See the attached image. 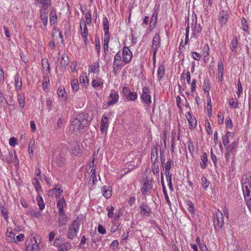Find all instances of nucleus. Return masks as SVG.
<instances>
[{
    "label": "nucleus",
    "mask_w": 251,
    "mask_h": 251,
    "mask_svg": "<svg viewBox=\"0 0 251 251\" xmlns=\"http://www.w3.org/2000/svg\"><path fill=\"white\" fill-rule=\"evenodd\" d=\"M40 238L38 236H28L25 242L26 251H38L39 250Z\"/></svg>",
    "instance_id": "obj_2"
},
{
    "label": "nucleus",
    "mask_w": 251,
    "mask_h": 251,
    "mask_svg": "<svg viewBox=\"0 0 251 251\" xmlns=\"http://www.w3.org/2000/svg\"><path fill=\"white\" fill-rule=\"evenodd\" d=\"M57 17L55 14V11L52 10L50 12V23L51 25H53L56 22Z\"/></svg>",
    "instance_id": "obj_37"
},
{
    "label": "nucleus",
    "mask_w": 251,
    "mask_h": 251,
    "mask_svg": "<svg viewBox=\"0 0 251 251\" xmlns=\"http://www.w3.org/2000/svg\"><path fill=\"white\" fill-rule=\"evenodd\" d=\"M151 160L152 163H157L158 161L157 149L156 146L151 150Z\"/></svg>",
    "instance_id": "obj_16"
},
{
    "label": "nucleus",
    "mask_w": 251,
    "mask_h": 251,
    "mask_svg": "<svg viewBox=\"0 0 251 251\" xmlns=\"http://www.w3.org/2000/svg\"><path fill=\"white\" fill-rule=\"evenodd\" d=\"M60 218L59 219V226L61 227L65 225L67 223L68 217L65 213L59 214Z\"/></svg>",
    "instance_id": "obj_24"
},
{
    "label": "nucleus",
    "mask_w": 251,
    "mask_h": 251,
    "mask_svg": "<svg viewBox=\"0 0 251 251\" xmlns=\"http://www.w3.org/2000/svg\"><path fill=\"white\" fill-rule=\"evenodd\" d=\"M213 223L215 228H222L224 222V217L222 213L218 210L216 213V215L213 217Z\"/></svg>",
    "instance_id": "obj_4"
},
{
    "label": "nucleus",
    "mask_w": 251,
    "mask_h": 251,
    "mask_svg": "<svg viewBox=\"0 0 251 251\" xmlns=\"http://www.w3.org/2000/svg\"><path fill=\"white\" fill-rule=\"evenodd\" d=\"M137 98V94L136 92H133L130 91L129 94L128 95V97H126V99L128 100H134Z\"/></svg>",
    "instance_id": "obj_48"
},
{
    "label": "nucleus",
    "mask_w": 251,
    "mask_h": 251,
    "mask_svg": "<svg viewBox=\"0 0 251 251\" xmlns=\"http://www.w3.org/2000/svg\"><path fill=\"white\" fill-rule=\"evenodd\" d=\"M103 196L106 199L110 198L112 196V191L106 188V187H103L102 188Z\"/></svg>",
    "instance_id": "obj_40"
},
{
    "label": "nucleus",
    "mask_w": 251,
    "mask_h": 251,
    "mask_svg": "<svg viewBox=\"0 0 251 251\" xmlns=\"http://www.w3.org/2000/svg\"><path fill=\"white\" fill-rule=\"evenodd\" d=\"M165 74V67L163 65L159 66L157 70V75L159 79L163 77Z\"/></svg>",
    "instance_id": "obj_26"
},
{
    "label": "nucleus",
    "mask_w": 251,
    "mask_h": 251,
    "mask_svg": "<svg viewBox=\"0 0 251 251\" xmlns=\"http://www.w3.org/2000/svg\"><path fill=\"white\" fill-rule=\"evenodd\" d=\"M49 11V10L48 8L41 9L40 10V18L45 26H46L48 23V13Z\"/></svg>",
    "instance_id": "obj_12"
},
{
    "label": "nucleus",
    "mask_w": 251,
    "mask_h": 251,
    "mask_svg": "<svg viewBox=\"0 0 251 251\" xmlns=\"http://www.w3.org/2000/svg\"><path fill=\"white\" fill-rule=\"evenodd\" d=\"M226 125L227 127H229L230 128L233 126L232 120L229 117H228L226 119Z\"/></svg>",
    "instance_id": "obj_61"
},
{
    "label": "nucleus",
    "mask_w": 251,
    "mask_h": 251,
    "mask_svg": "<svg viewBox=\"0 0 251 251\" xmlns=\"http://www.w3.org/2000/svg\"><path fill=\"white\" fill-rule=\"evenodd\" d=\"M187 209L188 211L192 214L195 215V208L194 206L193 203L191 201H187Z\"/></svg>",
    "instance_id": "obj_28"
},
{
    "label": "nucleus",
    "mask_w": 251,
    "mask_h": 251,
    "mask_svg": "<svg viewBox=\"0 0 251 251\" xmlns=\"http://www.w3.org/2000/svg\"><path fill=\"white\" fill-rule=\"evenodd\" d=\"M71 151L72 154L75 155H77L80 152V148L78 144L75 143L74 146L71 147Z\"/></svg>",
    "instance_id": "obj_38"
},
{
    "label": "nucleus",
    "mask_w": 251,
    "mask_h": 251,
    "mask_svg": "<svg viewBox=\"0 0 251 251\" xmlns=\"http://www.w3.org/2000/svg\"><path fill=\"white\" fill-rule=\"evenodd\" d=\"M218 74L219 75H221V76L222 77L223 75V73H224V66L222 63V62L221 61L220 62L218 63Z\"/></svg>",
    "instance_id": "obj_55"
},
{
    "label": "nucleus",
    "mask_w": 251,
    "mask_h": 251,
    "mask_svg": "<svg viewBox=\"0 0 251 251\" xmlns=\"http://www.w3.org/2000/svg\"><path fill=\"white\" fill-rule=\"evenodd\" d=\"M36 201L40 210H43L45 208V203L44 202L42 197L39 195L36 198Z\"/></svg>",
    "instance_id": "obj_27"
},
{
    "label": "nucleus",
    "mask_w": 251,
    "mask_h": 251,
    "mask_svg": "<svg viewBox=\"0 0 251 251\" xmlns=\"http://www.w3.org/2000/svg\"><path fill=\"white\" fill-rule=\"evenodd\" d=\"M79 81L81 84L84 86H86V84H88V79L86 76L84 77V75H80L79 77Z\"/></svg>",
    "instance_id": "obj_57"
},
{
    "label": "nucleus",
    "mask_w": 251,
    "mask_h": 251,
    "mask_svg": "<svg viewBox=\"0 0 251 251\" xmlns=\"http://www.w3.org/2000/svg\"><path fill=\"white\" fill-rule=\"evenodd\" d=\"M42 64L43 68H47L48 70H50V64L47 59H43L42 60Z\"/></svg>",
    "instance_id": "obj_64"
},
{
    "label": "nucleus",
    "mask_w": 251,
    "mask_h": 251,
    "mask_svg": "<svg viewBox=\"0 0 251 251\" xmlns=\"http://www.w3.org/2000/svg\"><path fill=\"white\" fill-rule=\"evenodd\" d=\"M33 184L34 186V188L36 191L37 192H39L42 190V188L41 187L40 183L38 180V179L36 177H35L33 179Z\"/></svg>",
    "instance_id": "obj_36"
},
{
    "label": "nucleus",
    "mask_w": 251,
    "mask_h": 251,
    "mask_svg": "<svg viewBox=\"0 0 251 251\" xmlns=\"http://www.w3.org/2000/svg\"><path fill=\"white\" fill-rule=\"evenodd\" d=\"M151 169L152 170L153 174L155 176H159V168L158 164L156 163H152L151 165Z\"/></svg>",
    "instance_id": "obj_44"
},
{
    "label": "nucleus",
    "mask_w": 251,
    "mask_h": 251,
    "mask_svg": "<svg viewBox=\"0 0 251 251\" xmlns=\"http://www.w3.org/2000/svg\"><path fill=\"white\" fill-rule=\"evenodd\" d=\"M229 104L231 108H236L238 106V100L236 98H231L229 100Z\"/></svg>",
    "instance_id": "obj_34"
},
{
    "label": "nucleus",
    "mask_w": 251,
    "mask_h": 251,
    "mask_svg": "<svg viewBox=\"0 0 251 251\" xmlns=\"http://www.w3.org/2000/svg\"><path fill=\"white\" fill-rule=\"evenodd\" d=\"M202 30V27L200 24L197 25L195 27L194 29L193 30V34L194 36H197L199 33L201 32Z\"/></svg>",
    "instance_id": "obj_49"
},
{
    "label": "nucleus",
    "mask_w": 251,
    "mask_h": 251,
    "mask_svg": "<svg viewBox=\"0 0 251 251\" xmlns=\"http://www.w3.org/2000/svg\"><path fill=\"white\" fill-rule=\"evenodd\" d=\"M86 22L87 25H90L92 22V15L90 11L86 13L85 15Z\"/></svg>",
    "instance_id": "obj_53"
},
{
    "label": "nucleus",
    "mask_w": 251,
    "mask_h": 251,
    "mask_svg": "<svg viewBox=\"0 0 251 251\" xmlns=\"http://www.w3.org/2000/svg\"><path fill=\"white\" fill-rule=\"evenodd\" d=\"M108 118L103 116L100 122V130L102 133L106 132L108 126Z\"/></svg>",
    "instance_id": "obj_15"
},
{
    "label": "nucleus",
    "mask_w": 251,
    "mask_h": 251,
    "mask_svg": "<svg viewBox=\"0 0 251 251\" xmlns=\"http://www.w3.org/2000/svg\"><path fill=\"white\" fill-rule=\"evenodd\" d=\"M187 114L189 116V117H188L187 116H186V117L190 126L192 128H195L197 125V121L196 119L192 116L190 112H187Z\"/></svg>",
    "instance_id": "obj_23"
},
{
    "label": "nucleus",
    "mask_w": 251,
    "mask_h": 251,
    "mask_svg": "<svg viewBox=\"0 0 251 251\" xmlns=\"http://www.w3.org/2000/svg\"><path fill=\"white\" fill-rule=\"evenodd\" d=\"M71 86L74 91H77L79 88V83L77 79H74L71 81Z\"/></svg>",
    "instance_id": "obj_43"
},
{
    "label": "nucleus",
    "mask_w": 251,
    "mask_h": 251,
    "mask_svg": "<svg viewBox=\"0 0 251 251\" xmlns=\"http://www.w3.org/2000/svg\"><path fill=\"white\" fill-rule=\"evenodd\" d=\"M203 88L205 92H207L208 95L209 94V91L210 89V81L208 78H206L203 82Z\"/></svg>",
    "instance_id": "obj_31"
},
{
    "label": "nucleus",
    "mask_w": 251,
    "mask_h": 251,
    "mask_svg": "<svg viewBox=\"0 0 251 251\" xmlns=\"http://www.w3.org/2000/svg\"><path fill=\"white\" fill-rule=\"evenodd\" d=\"M65 90L64 88H59L58 89L57 94L58 97H65V95L66 94Z\"/></svg>",
    "instance_id": "obj_60"
},
{
    "label": "nucleus",
    "mask_w": 251,
    "mask_h": 251,
    "mask_svg": "<svg viewBox=\"0 0 251 251\" xmlns=\"http://www.w3.org/2000/svg\"><path fill=\"white\" fill-rule=\"evenodd\" d=\"M121 61V56L120 52L118 51L115 55L113 62V72L115 74L120 69V63Z\"/></svg>",
    "instance_id": "obj_9"
},
{
    "label": "nucleus",
    "mask_w": 251,
    "mask_h": 251,
    "mask_svg": "<svg viewBox=\"0 0 251 251\" xmlns=\"http://www.w3.org/2000/svg\"><path fill=\"white\" fill-rule=\"evenodd\" d=\"M201 184L202 187L204 189H206L209 185V182L205 176H202L201 177Z\"/></svg>",
    "instance_id": "obj_52"
},
{
    "label": "nucleus",
    "mask_w": 251,
    "mask_h": 251,
    "mask_svg": "<svg viewBox=\"0 0 251 251\" xmlns=\"http://www.w3.org/2000/svg\"><path fill=\"white\" fill-rule=\"evenodd\" d=\"M58 249L61 251H67L69 249V245L68 244H62L58 246Z\"/></svg>",
    "instance_id": "obj_51"
},
{
    "label": "nucleus",
    "mask_w": 251,
    "mask_h": 251,
    "mask_svg": "<svg viewBox=\"0 0 251 251\" xmlns=\"http://www.w3.org/2000/svg\"><path fill=\"white\" fill-rule=\"evenodd\" d=\"M132 57V53L127 46L124 47L123 50V60L126 63L130 62Z\"/></svg>",
    "instance_id": "obj_5"
},
{
    "label": "nucleus",
    "mask_w": 251,
    "mask_h": 251,
    "mask_svg": "<svg viewBox=\"0 0 251 251\" xmlns=\"http://www.w3.org/2000/svg\"><path fill=\"white\" fill-rule=\"evenodd\" d=\"M207 112L208 116H211L212 115V105L210 98H209L208 101H207Z\"/></svg>",
    "instance_id": "obj_59"
},
{
    "label": "nucleus",
    "mask_w": 251,
    "mask_h": 251,
    "mask_svg": "<svg viewBox=\"0 0 251 251\" xmlns=\"http://www.w3.org/2000/svg\"><path fill=\"white\" fill-rule=\"evenodd\" d=\"M158 6L154 10V12L152 14V17L151 18L150 23V24H152L154 26H155L156 22H157V15L158 14L159 11V8Z\"/></svg>",
    "instance_id": "obj_20"
},
{
    "label": "nucleus",
    "mask_w": 251,
    "mask_h": 251,
    "mask_svg": "<svg viewBox=\"0 0 251 251\" xmlns=\"http://www.w3.org/2000/svg\"><path fill=\"white\" fill-rule=\"evenodd\" d=\"M140 213L142 215L149 217L151 214V208L145 203L143 202L140 206Z\"/></svg>",
    "instance_id": "obj_13"
},
{
    "label": "nucleus",
    "mask_w": 251,
    "mask_h": 251,
    "mask_svg": "<svg viewBox=\"0 0 251 251\" xmlns=\"http://www.w3.org/2000/svg\"><path fill=\"white\" fill-rule=\"evenodd\" d=\"M68 57L64 54H63L61 56V60L60 63L61 67L64 69H65L68 64Z\"/></svg>",
    "instance_id": "obj_25"
},
{
    "label": "nucleus",
    "mask_w": 251,
    "mask_h": 251,
    "mask_svg": "<svg viewBox=\"0 0 251 251\" xmlns=\"http://www.w3.org/2000/svg\"><path fill=\"white\" fill-rule=\"evenodd\" d=\"M160 157L161 163L163 168L164 169V165L165 164V155L164 153V151L163 150H162L161 149H160Z\"/></svg>",
    "instance_id": "obj_47"
},
{
    "label": "nucleus",
    "mask_w": 251,
    "mask_h": 251,
    "mask_svg": "<svg viewBox=\"0 0 251 251\" xmlns=\"http://www.w3.org/2000/svg\"><path fill=\"white\" fill-rule=\"evenodd\" d=\"M58 186V185H56L55 188H54L52 189V190H50L49 191V193H53L54 191H56V192L58 193V194L55 195V197H56V198H59L60 196L61 195V193L63 192V190H61L60 186H59V187L57 188Z\"/></svg>",
    "instance_id": "obj_42"
},
{
    "label": "nucleus",
    "mask_w": 251,
    "mask_h": 251,
    "mask_svg": "<svg viewBox=\"0 0 251 251\" xmlns=\"http://www.w3.org/2000/svg\"><path fill=\"white\" fill-rule=\"evenodd\" d=\"M191 28L192 30H194L195 27L197 25V17L196 14H193L192 16Z\"/></svg>",
    "instance_id": "obj_45"
},
{
    "label": "nucleus",
    "mask_w": 251,
    "mask_h": 251,
    "mask_svg": "<svg viewBox=\"0 0 251 251\" xmlns=\"http://www.w3.org/2000/svg\"><path fill=\"white\" fill-rule=\"evenodd\" d=\"M65 203V201L64 198L60 199L57 202V207L58 208L59 214L65 213V211L63 209V205Z\"/></svg>",
    "instance_id": "obj_21"
},
{
    "label": "nucleus",
    "mask_w": 251,
    "mask_h": 251,
    "mask_svg": "<svg viewBox=\"0 0 251 251\" xmlns=\"http://www.w3.org/2000/svg\"><path fill=\"white\" fill-rule=\"evenodd\" d=\"M81 34H88V30L85 21L82 18L79 22Z\"/></svg>",
    "instance_id": "obj_19"
},
{
    "label": "nucleus",
    "mask_w": 251,
    "mask_h": 251,
    "mask_svg": "<svg viewBox=\"0 0 251 251\" xmlns=\"http://www.w3.org/2000/svg\"><path fill=\"white\" fill-rule=\"evenodd\" d=\"M102 24H103V30L104 32V34H110L109 32V22H108V19L106 17H105L103 18Z\"/></svg>",
    "instance_id": "obj_22"
},
{
    "label": "nucleus",
    "mask_w": 251,
    "mask_h": 251,
    "mask_svg": "<svg viewBox=\"0 0 251 251\" xmlns=\"http://www.w3.org/2000/svg\"><path fill=\"white\" fill-rule=\"evenodd\" d=\"M150 90L148 87H145L142 90V99L147 104L151 102Z\"/></svg>",
    "instance_id": "obj_7"
},
{
    "label": "nucleus",
    "mask_w": 251,
    "mask_h": 251,
    "mask_svg": "<svg viewBox=\"0 0 251 251\" xmlns=\"http://www.w3.org/2000/svg\"><path fill=\"white\" fill-rule=\"evenodd\" d=\"M18 100L21 108H23L25 104V97L23 94L18 95Z\"/></svg>",
    "instance_id": "obj_33"
},
{
    "label": "nucleus",
    "mask_w": 251,
    "mask_h": 251,
    "mask_svg": "<svg viewBox=\"0 0 251 251\" xmlns=\"http://www.w3.org/2000/svg\"><path fill=\"white\" fill-rule=\"evenodd\" d=\"M15 86L17 89L20 90L22 87V79L19 77L18 74L15 76Z\"/></svg>",
    "instance_id": "obj_32"
},
{
    "label": "nucleus",
    "mask_w": 251,
    "mask_h": 251,
    "mask_svg": "<svg viewBox=\"0 0 251 251\" xmlns=\"http://www.w3.org/2000/svg\"><path fill=\"white\" fill-rule=\"evenodd\" d=\"M0 209L1 214L3 216L5 220L7 221L8 218L7 209L5 207V206L4 205H2L1 204H0Z\"/></svg>",
    "instance_id": "obj_29"
},
{
    "label": "nucleus",
    "mask_w": 251,
    "mask_h": 251,
    "mask_svg": "<svg viewBox=\"0 0 251 251\" xmlns=\"http://www.w3.org/2000/svg\"><path fill=\"white\" fill-rule=\"evenodd\" d=\"M238 146V143L236 141L233 142L230 145L226 146V151L232 152Z\"/></svg>",
    "instance_id": "obj_35"
},
{
    "label": "nucleus",
    "mask_w": 251,
    "mask_h": 251,
    "mask_svg": "<svg viewBox=\"0 0 251 251\" xmlns=\"http://www.w3.org/2000/svg\"><path fill=\"white\" fill-rule=\"evenodd\" d=\"M237 87L238 91L237 92V94L238 96H239L240 94L242 93V84L240 79H239L237 81Z\"/></svg>",
    "instance_id": "obj_62"
},
{
    "label": "nucleus",
    "mask_w": 251,
    "mask_h": 251,
    "mask_svg": "<svg viewBox=\"0 0 251 251\" xmlns=\"http://www.w3.org/2000/svg\"><path fill=\"white\" fill-rule=\"evenodd\" d=\"M230 49L232 51H234L237 48L238 45V39L237 36H234L231 43Z\"/></svg>",
    "instance_id": "obj_41"
},
{
    "label": "nucleus",
    "mask_w": 251,
    "mask_h": 251,
    "mask_svg": "<svg viewBox=\"0 0 251 251\" xmlns=\"http://www.w3.org/2000/svg\"><path fill=\"white\" fill-rule=\"evenodd\" d=\"M160 45V38L158 33L155 34L153 37L152 42V50H157V48Z\"/></svg>",
    "instance_id": "obj_14"
},
{
    "label": "nucleus",
    "mask_w": 251,
    "mask_h": 251,
    "mask_svg": "<svg viewBox=\"0 0 251 251\" xmlns=\"http://www.w3.org/2000/svg\"><path fill=\"white\" fill-rule=\"evenodd\" d=\"M110 40V34H104V39L103 42V49L104 52L105 54H106V53L108 51V43Z\"/></svg>",
    "instance_id": "obj_18"
},
{
    "label": "nucleus",
    "mask_w": 251,
    "mask_h": 251,
    "mask_svg": "<svg viewBox=\"0 0 251 251\" xmlns=\"http://www.w3.org/2000/svg\"><path fill=\"white\" fill-rule=\"evenodd\" d=\"M88 114L79 113L72 122L74 130L80 131L88 125Z\"/></svg>",
    "instance_id": "obj_1"
},
{
    "label": "nucleus",
    "mask_w": 251,
    "mask_h": 251,
    "mask_svg": "<svg viewBox=\"0 0 251 251\" xmlns=\"http://www.w3.org/2000/svg\"><path fill=\"white\" fill-rule=\"evenodd\" d=\"M200 166L202 169H205L207 166L206 163L208 161L207 155L206 152H203L201 157Z\"/></svg>",
    "instance_id": "obj_17"
},
{
    "label": "nucleus",
    "mask_w": 251,
    "mask_h": 251,
    "mask_svg": "<svg viewBox=\"0 0 251 251\" xmlns=\"http://www.w3.org/2000/svg\"><path fill=\"white\" fill-rule=\"evenodd\" d=\"M229 14L227 11L222 10L219 14V22L221 25H225L227 22L229 18Z\"/></svg>",
    "instance_id": "obj_10"
},
{
    "label": "nucleus",
    "mask_w": 251,
    "mask_h": 251,
    "mask_svg": "<svg viewBox=\"0 0 251 251\" xmlns=\"http://www.w3.org/2000/svg\"><path fill=\"white\" fill-rule=\"evenodd\" d=\"M172 165H174V162L171 158H168L167 162L165 164V172L168 173L172 168Z\"/></svg>",
    "instance_id": "obj_30"
},
{
    "label": "nucleus",
    "mask_w": 251,
    "mask_h": 251,
    "mask_svg": "<svg viewBox=\"0 0 251 251\" xmlns=\"http://www.w3.org/2000/svg\"><path fill=\"white\" fill-rule=\"evenodd\" d=\"M119 95L117 92L114 90L111 91L109 95V100L107 102L108 106L112 105L117 102L119 100Z\"/></svg>",
    "instance_id": "obj_8"
},
{
    "label": "nucleus",
    "mask_w": 251,
    "mask_h": 251,
    "mask_svg": "<svg viewBox=\"0 0 251 251\" xmlns=\"http://www.w3.org/2000/svg\"><path fill=\"white\" fill-rule=\"evenodd\" d=\"M92 85L94 88H96L99 86H102L103 81L101 79H93L92 82Z\"/></svg>",
    "instance_id": "obj_39"
},
{
    "label": "nucleus",
    "mask_w": 251,
    "mask_h": 251,
    "mask_svg": "<svg viewBox=\"0 0 251 251\" xmlns=\"http://www.w3.org/2000/svg\"><path fill=\"white\" fill-rule=\"evenodd\" d=\"M51 3V0H35L36 6H41V9L48 8Z\"/></svg>",
    "instance_id": "obj_11"
},
{
    "label": "nucleus",
    "mask_w": 251,
    "mask_h": 251,
    "mask_svg": "<svg viewBox=\"0 0 251 251\" xmlns=\"http://www.w3.org/2000/svg\"><path fill=\"white\" fill-rule=\"evenodd\" d=\"M95 46L98 54L100 53V39L98 36H96L95 38Z\"/></svg>",
    "instance_id": "obj_50"
},
{
    "label": "nucleus",
    "mask_w": 251,
    "mask_h": 251,
    "mask_svg": "<svg viewBox=\"0 0 251 251\" xmlns=\"http://www.w3.org/2000/svg\"><path fill=\"white\" fill-rule=\"evenodd\" d=\"M106 209L108 210V217L109 218H112L113 216L114 213L113 211L114 210V208L113 206H110V207H107Z\"/></svg>",
    "instance_id": "obj_58"
},
{
    "label": "nucleus",
    "mask_w": 251,
    "mask_h": 251,
    "mask_svg": "<svg viewBox=\"0 0 251 251\" xmlns=\"http://www.w3.org/2000/svg\"><path fill=\"white\" fill-rule=\"evenodd\" d=\"M35 141L34 140H31L30 143L28 144V152L29 154H33V151L32 148L34 146Z\"/></svg>",
    "instance_id": "obj_56"
},
{
    "label": "nucleus",
    "mask_w": 251,
    "mask_h": 251,
    "mask_svg": "<svg viewBox=\"0 0 251 251\" xmlns=\"http://www.w3.org/2000/svg\"><path fill=\"white\" fill-rule=\"evenodd\" d=\"M210 154H211V159L214 163V166L216 167L217 159V157H216V155L213 153L212 149H211Z\"/></svg>",
    "instance_id": "obj_63"
},
{
    "label": "nucleus",
    "mask_w": 251,
    "mask_h": 251,
    "mask_svg": "<svg viewBox=\"0 0 251 251\" xmlns=\"http://www.w3.org/2000/svg\"><path fill=\"white\" fill-rule=\"evenodd\" d=\"M189 20L187 21V25L186 28V33H185V45H186L189 41Z\"/></svg>",
    "instance_id": "obj_54"
},
{
    "label": "nucleus",
    "mask_w": 251,
    "mask_h": 251,
    "mask_svg": "<svg viewBox=\"0 0 251 251\" xmlns=\"http://www.w3.org/2000/svg\"><path fill=\"white\" fill-rule=\"evenodd\" d=\"M80 224L76 220L73 221L71 225L69 227L67 233V237L69 239H73L76 236L79 230Z\"/></svg>",
    "instance_id": "obj_3"
},
{
    "label": "nucleus",
    "mask_w": 251,
    "mask_h": 251,
    "mask_svg": "<svg viewBox=\"0 0 251 251\" xmlns=\"http://www.w3.org/2000/svg\"><path fill=\"white\" fill-rule=\"evenodd\" d=\"M152 188V185L151 182L149 179L146 178V179L144 180L143 186L141 189L142 194L145 195L146 194H150V190H151Z\"/></svg>",
    "instance_id": "obj_6"
},
{
    "label": "nucleus",
    "mask_w": 251,
    "mask_h": 251,
    "mask_svg": "<svg viewBox=\"0 0 251 251\" xmlns=\"http://www.w3.org/2000/svg\"><path fill=\"white\" fill-rule=\"evenodd\" d=\"M247 20L244 17H242L241 19V24L242 25V29L245 32H247L249 29V26L247 24Z\"/></svg>",
    "instance_id": "obj_46"
}]
</instances>
